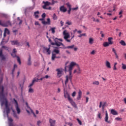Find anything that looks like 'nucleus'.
Returning a JSON list of instances; mask_svg holds the SVG:
<instances>
[{"label":"nucleus","mask_w":126,"mask_h":126,"mask_svg":"<svg viewBox=\"0 0 126 126\" xmlns=\"http://www.w3.org/2000/svg\"><path fill=\"white\" fill-rule=\"evenodd\" d=\"M2 80V78L0 79V98L2 97V98H1V106L2 107V106L5 104L6 109L7 117H8V114L10 113V109H9V106H8V101L7 99L4 97V94L3 93L4 88L3 86L0 87Z\"/></svg>","instance_id":"1"},{"label":"nucleus","mask_w":126,"mask_h":126,"mask_svg":"<svg viewBox=\"0 0 126 126\" xmlns=\"http://www.w3.org/2000/svg\"><path fill=\"white\" fill-rule=\"evenodd\" d=\"M68 63V62H66L65 64V71L66 72L67 71V70H66V67H68V71H69V76L68 77V79L70 80L71 84L72 85V76H71L72 72V69H73V67H74V65L76 64V63L74 62H72L70 63V65L69 66H66V65Z\"/></svg>","instance_id":"2"},{"label":"nucleus","mask_w":126,"mask_h":126,"mask_svg":"<svg viewBox=\"0 0 126 126\" xmlns=\"http://www.w3.org/2000/svg\"><path fill=\"white\" fill-rule=\"evenodd\" d=\"M42 3H44V5L42 6V8H43V9H46L47 10H51L52 9V7L49 6V5H54V4H55V3H58V1H54V0H52V3H51V2L47 1H43L42 2Z\"/></svg>","instance_id":"3"},{"label":"nucleus","mask_w":126,"mask_h":126,"mask_svg":"<svg viewBox=\"0 0 126 126\" xmlns=\"http://www.w3.org/2000/svg\"><path fill=\"white\" fill-rule=\"evenodd\" d=\"M54 41L55 42H53L52 41V40H51V39H49V42H50V43L51 44V45H52V46H57V47H61V46H62V45H63V43L62 42H60L58 41V38H55L54 39Z\"/></svg>","instance_id":"4"},{"label":"nucleus","mask_w":126,"mask_h":126,"mask_svg":"<svg viewBox=\"0 0 126 126\" xmlns=\"http://www.w3.org/2000/svg\"><path fill=\"white\" fill-rule=\"evenodd\" d=\"M63 35L64 36L63 38L66 41V42H68V43H70L72 39L71 38V39H68V38L70 37V36L69 35V33H68V32H66V31H64L63 32Z\"/></svg>","instance_id":"5"},{"label":"nucleus","mask_w":126,"mask_h":126,"mask_svg":"<svg viewBox=\"0 0 126 126\" xmlns=\"http://www.w3.org/2000/svg\"><path fill=\"white\" fill-rule=\"evenodd\" d=\"M13 101H14V104L15 105V108L17 111L18 115H20V113H21V110H20V108L19 107V105H18V102L17 100L15 99V98H13Z\"/></svg>","instance_id":"6"},{"label":"nucleus","mask_w":126,"mask_h":126,"mask_svg":"<svg viewBox=\"0 0 126 126\" xmlns=\"http://www.w3.org/2000/svg\"><path fill=\"white\" fill-rule=\"evenodd\" d=\"M0 25L3 27H8V26H12L11 22H10L9 20L3 23L1 20H0Z\"/></svg>","instance_id":"7"},{"label":"nucleus","mask_w":126,"mask_h":126,"mask_svg":"<svg viewBox=\"0 0 126 126\" xmlns=\"http://www.w3.org/2000/svg\"><path fill=\"white\" fill-rule=\"evenodd\" d=\"M39 20L42 21V23L44 25H51V19L50 18L47 19V22L44 21V18L39 19Z\"/></svg>","instance_id":"8"},{"label":"nucleus","mask_w":126,"mask_h":126,"mask_svg":"<svg viewBox=\"0 0 126 126\" xmlns=\"http://www.w3.org/2000/svg\"><path fill=\"white\" fill-rule=\"evenodd\" d=\"M43 52L44 54H46L47 55H51V47H43Z\"/></svg>","instance_id":"9"},{"label":"nucleus","mask_w":126,"mask_h":126,"mask_svg":"<svg viewBox=\"0 0 126 126\" xmlns=\"http://www.w3.org/2000/svg\"><path fill=\"white\" fill-rule=\"evenodd\" d=\"M75 65L77 66V70L75 69L74 70L73 73H76V72L78 74L81 73V69H80V67H79V65H78V64L76 63V64L74 65V66H75Z\"/></svg>","instance_id":"10"},{"label":"nucleus","mask_w":126,"mask_h":126,"mask_svg":"<svg viewBox=\"0 0 126 126\" xmlns=\"http://www.w3.org/2000/svg\"><path fill=\"white\" fill-rule=\"evenodd\" d=\"M82 97V92L81 90H79V92H78V96L76 98L77 101H79V100L81 99Z\"/></svg>","instance_id":"11"},{"label":"nucleus","mask_w":126,"mask_h":126,"mask_svg":"<svg viewBox=\"0 0 126 126\" xmlns=\"http://www.w3.org/2000/svg\"><path fill=\"white\" fill-rule=\"evenodd\" d=\"M63 47H60V49H73L74 48V45L65 47L64 44L61 45Z\"/></svg>","instance_id":"12"},{"label":"nucleus","mask_w":126,"mask_h":126,"mask_svg":"<svg viewBox=\"0 0 126 126\" xmlns=\"http://www.w3.org/2000/svg\"><path fill=\"white\" fill-rule=\"evenodd\" d=\"M104 120L106 123L111 124V121H108L109 120V116L108 115V112L107 111H105V117L104 118Z\"/></svg>","instance_id":"13"},{"label":"nucleus","mask_w":126,"mask_h":126,"mask_svg":"<svg viewBox=\"0 0 126 126\" xmlns=\"http://www.w3.org/2000/svg\"><path fill=\"white\" fill-rule=\"evenodd\" d=\"M69 103H70L71 105L74 107V108H77V106L76 105V103L72 100V98H71L69 100Z\"/></svg>","instance_id":"14"},{"label":"nucleus","mask_w":126,"mask_h":126,"mask_svg":"<svg viewBox=\"0 0 126 126\" xmlns=\"http://www.w3.org/2000/svg\"><path fill=\"white\" fill-rule=\"evenodd\" d=\"M64 98H67L68 101L71 99L70 95H69V94L66 91H64Z\"/></svg>","instance_id":"15"},{"label":"nucleus","mask_w":126,"mask_h":126,"mask_svg":"<svg viewBox=\"0 0 126 126\" xmlns=\"http://www.w3.org/2000/svg\"><path fill=\"white\" fill-rule=\"evenodd\" d=\"M49 123L50 124V126H55L56 125V120H53V119H49Z\"/></svg>","instance_id":"16"},{"label":"nucleus","mask_w":126,"mask_h":126,"mask_svg":"<svg viewBox=\"0 0 126 126\" xmlns=\"http://www.w3.org/2000/svg\"><path fill=\"white\" fill-rule=\"evenodd\" d=\"M12 45H16L17 46H20V43L18 42V40H13L11 41Z\"/></svg>","instance_id":"17"},{"label":"nucleus","mask_w":126,"mask_h":126,"mask_svg":"<svg viewBox=\"0 0 126 126\" xmlns=\"http://www.w3.org/2000/svg\"><path fill=\"white\" fill-rule=\"evenodd\" d=\"M60 10L61 12H66L67 9L64 7V6H61L60 8Z\"/></svg>","instance_id":"18"},{"label":"nucleus","mask_w":126,"mask_h":126,"mask_svg":"<svg viewBox=\"0 0 126 126\" xmlns=\"http://www.w3.org/2000/svg\"><path fill=\"white\" fill-rule=\"evenodd\" d=\"M16 49L15 48H14L13 49V52L11 53V56L13 57V58H17V56H16Z\"/></svg>","instance_id":"19"},{"label":"nucleus","mask_w":126,"mask_h":126,"mask_svg":"<svg viewBox=\"0 0 126 126\" xmlns=\"http://www.w3.org/2000/svg\"><path fill=\"white\" fill-rule=\"evenodd\" d=\"M0 58H1V60L2 61L5 60V57H4V56H3V55H2V49H0Z\"/></svg>","instance_id":"20"},{"label":"nucleus","mask_w":126,"mask_h":126,"mask_svg":"<svg viewBox=\"0 0 126 126\" xmlns=\"http://www.w3.org/2000/svg\"><path fill=\"white\" fill-rule=\"evenodd\" d=\"M56 71H57V74L59 75V77L62 76V73H63V71L60 70V69H57Z\"/></svg>","instance_id":"21"},{"label":"nucleus","mask_w":126,"mask_h":126,"mask_svg":"<svg viewBox=\"0 0 126 126\" xmlns=\"http://www.w3.org/2000/svg\"><path fill=\"white\" fill-rule=\"evenodd\" d=\"M111 113L114 116H117V115H118V112L114 109H111Z\"/></svg>","instance_id":"22"},{"label":"nucleus","mask_w":126,"mask_h":126,"mask_svg":"<svg viewBox=\"0 0 126 126\" xmlns=\"http://www.w3.org/2000/svg\"><path fill=\"white\" fill-rule=\"evenodd\" d=\"M39 14H40V12L39 11H37L34 12V15L35 18H39Z\"/></svg>","instance_id":"23"},{"label":"nucleus","mask_w":126,"mask_h":126,"mask_svg":"<svg viewBox=\"0 0 126 126\" xmlns=\"http://www.w3.org/2000/svg\"><path fill=\"white\" fill-rule=\"evenodd\" d=\"M113 40V37H108V41L110 45H113V42L112 41Z\"/></svg>","instance_id":"24"},{"label":"nucleus","mask_w":126,"mask_h":126,"mask_svg":"<svg viewBox=\"0 0 126 126\" xmlns=\"http://www.w3.org/2000/svg\"><path fill=\"white\" fill-rule=\"evenodd\" d=\"M89 43L90 45H92L94 43V38L90 37L89 39Z\"/></svg>","instance_id":"25"},{"label":"nucleus","mask_w":126,"mask_h":126,"mask_svg":"<svg viewBox=\"0 0 126 126\" xmlns=\"http://www.w3.org/2000/svg\"><path fill=\"white\" fill-rule=\"evenodd\" d=\"M31 64H32V63L31 62V56L30 55L28 61V65H31Z\"/></svg>","instance_id":"26"},{"label":"nucleus","mask_w":126,"mask_h":126,"mask_svg":"<svg viewBox=\"0 0 126 126\" xmlns=\"http://www.w3.org/2000/svg\"><path fill=\"white\" fill-rule=\"evenodd\" d=\"M106 66L108 68H111V63L108 61L106 62Z\"/></svg>","instance_id":"27"},{"label":"nucleus","mask_w":126,"mask_h":126,"mask_svg":"<svg viewBox=\"0 0 126 126\" xmlns=\"http://www.w3.org/2000/svg\"><path fill=\"white\" fill-rule=\"evenodd\" d=\"M49 31H52V34H55L56 33V28H51Z\"/></svg>","instance_id":"28"},{"label":"nucleus","mask_w":126,"mask_h":126,"mask_svg":"<svg viewBox=\"0 0 126 126\" xmlns=\"http://www.w3.org/2000/svg\"><path fill=\"white\" fill-rule=\"evenodd\" d=\"M120 44H121V45H122V46H126V42H125V41L122 40L120 42Z\"/></svg>","instance_id":"29"},{"label":"nucleus","mask_w":126,"mask_h":126,"mask_svg":"<svg viewBox=\"0 0 126 126\" xmlns=\"http://www.w3.org/2000/svg\"><path fill=\"white\" fill-rule=\"evenodd\" d=\"M13 112H14V113H13V117L14 118H15L16 119H19V117H18V116H17V114L15 113H14V110H13Z\"/></svg>","instance_id":"30"},{"label":"nucleus","mask_w":126,"mask_h":126,"mask_svg":"<svg viewBox=\"0 0 126 126\" xmlns=\"http://www.w3.org/2000/svg\"><path fill=\"white\" fill-rule=\"evenodd\" d=\"M103 47H109L110 44H109L108 42H105L103 43Z\"/></svg>","instance_id":"31"},{"label":"nucleus","mask_w":126,"mask_h":126,"mask_svg":"<svg viewBox=\"0 0 126 126\" xmlns=\"http://www.w3.org/2000/svg\"><path fill=\"white\" fill-rule=\"evenodd\" d=\"M4 33H7V34L8 35H9V34L10 33V32H9V30H8L7 29V28H5V30H4Z\"/></svg>","instance_id":"32"},{"label":"nucleus","mask_w":126,"mask_h":126,"mask_svg":"<svg viewBox=\"0 0 126 126\" xmlns=\"http://www.w3.org/2000/svg\"><path fill=\"white\" fill-rule=\"evenodd\" d=\"M93 84H94V85H99L100 83L98 81H95L94 82H93Z\"/></svg>","instance_id":"33"},{"label":"nucleus","mask_w":126,"mask_h":126,"mask_svg":"<svg viewBox=\"0 0 126 126\" xmlns=\"http://www.w3.org/2000/svg\"><path fill=\"white\" fill-rule=\"evenodd\" d=\"M16 67H17V65H16V64H15L14 65L13 69L12 71V74H13V72H14V71L15 70V68H16Z\"/></svg>","instance_id":"34"},{"label":"nucleus","mask_w":126,"mask_h":126,"mask_svg":"<svg viewBox=\"0 0 126 126\" xmlns=\"http://www.w3.org/2000/svg\"><path fill=\"white\" fill-rule=\"evenodd\" d=\"M56 56L55 54H52V61H55V59H56Z\"/></svg>","instance_id":"35"},{"label":"nucleus","mask_w":126,"mask_h":126,"mask_svg":"<svg viewBox=\"0 0 126 126\" xmlns=\"http://www.w3.org/2000/svg\"><path fill=\"white\" fill-rule=\"evenodd\" d=\"M38 81H39V79L38 78H34L33 80H32V82L33 83H35V82H38Z\"/></svg>","instance_id":"36"},{"label":"nucleus","mask_w":126,"mask_h":126,"mask_svg":"<svg viewBox=\"0 0 126 126\" xmlns=\"http://www.w3.org/2000/svg\"><path fill=\"white\" fill-rule=\"evenodd\" d=\"M53 18L54 20H57L58 19V17L55 13L53 14Z\"/></svg>","instance_id":"37"},{"label":"nucleus","mask_w":126,"mask_h":126,"mask_svg":"<svg viewBox=\"0 0 126 126\" xmlns=\"http://www.w3.org/2000/svg\"><path fill=\"white\" fill-rule=\"evenodd\" d=\"M17 62L19 63V64H21V61L20 60V58L19 57L17 56Z\"/></svg>","instance_id":"38"},{"label":"nucleus","mask_w":126,"mask_h":126,"mask_svg":"<svg viewBox=\"0 0 126 126\" xmlns=\"http://www.w3.org/2000/svg\"><path fill=\"white\" fill-rule=\"evenodd\" d=\"M53 52L54 53H56V54H60V50L58 49H54L53 50Z\"/></svg>","instance_id":"39"},{"label":"nucleus","mask_w":126,"mask_h":126,"mask_svg":"<svg viewBox=\"0 0 126 126\" xmlns=\"http://www.w3.org/2000/svg\"><path fill=\"white\" fill-rule=\"evenodd\" d=\"M68 82V76H66V80L65 81V85H66Z\"/></svg>","instance_id":"40"},{"label":"nucleus","mask_w":126,"mask_h":126,"mask_svg":"<svg viewBox=\"0 0 126 126\" xmlns=\"http://www.w3.org/2000/svg\"><path fill=\"white\" fill-rule=\"evenodd\" d=\"M29 93H33L34 92V90L32 88H30L29 90Z\"/></svg>","instance_id":"41"},{"label":"nucleus","mask_w":126,"mask_h":126,"mask_svg":"<svg viewBox=\"0 0 126 126\" xmlns=\"http://www.w3.org/2000/svg\"><path fill=\"white\" fill-rule=\"evenodd\" d=\"M101 113L100 112H98V114H97V117L99 118V119H102V116H101Z\"/></svg>","instance_id":"42"},{"label":"nucleus","mask_w":126,"mask_h":126,"mask_svg":"<svg viewBox=\"0 0 126 126\" xmlns=\"http://www.w3.org/2000/svg\"><path fill=\"white\" fill-rule=\"evenodd\" d=\"M77 31V29H75V30L73 31L74 34L72 36V37L71 38V39H73V37H74V34H75V32H76Z\"/></svg>","instance_id":"43"},{"label":"nucleus","mask_w":126,"mask_h":126,"mask_svg":"<svg viewBox=\"0 0 126 126\" xmlns=\"http://www.w3.org/2000/svg\"><path fill=\"white\" fill-rule=\"evenodd\" d=\"M77 121L78 124H80V126H81L82 125V122H81V121H80L79 120V119H78V118L77 119Z\"/></svg>","instance_id":"44"},{"label":"nucleus","mask_w":126,"mask_h":126,"mask_svg":"<svg viewBox=\"0 0 126 126\" xmlns=\"http://www.w3.org/2000/svg\"><path fill=\"white\" fill-rule=\"evenodd\" d=\"M122 68L123 69H126V65L124 64V63H122Z\"/></svg>","instance_id":"45"},{"label":"nucleus","mask_w":126,"mask_h":126,"mask_svg":"<svg viewBox=\"0 0 126 126\" xmlns=\"http://www.w3.org/2000/svg\"><path fill=\"white\" fill-rule=\"evenodd\" d=\"M8 121H9V122H10V123H12V122H13V120L12 119V118L8 117Z\"/></svg>","instance_id":"46"},{"label":"nucleus","mask_w":126,"mask_h":126,"mask_svg":"<svg viewBox=\"0 0 126 126\" xmlns=\"http://www.w3.org/2000/svg\"><path fill=\"white\" fill-rule=\"evenodd\" d=\"M66 5H67V7L69 8V9H71V5H70V4H69V3H66Z\"/></svg>","instance_id":"47"},{"label":"nucleus","mask_w":126,"mask_h":126,"mask_svg":"<svg viewBox=\"0 0 126 126\" xmlns=\"http://www.w3.org/2000/svg\"><path fill=\"white\" fill-rule=\"evenodd\" d=\"M76 95V92H73L72 94V97H75V95Z\"/></svg>","instance_id":"48"},{"label":"nucleus","mask_w":126,"mask_h":126,"mask_svg":"<svg viewBox=\"0 0 126 126\" xmlns=\"http://www.w3.org/2000/svg\"><path fill=\"white\" fill-rule=\"evenodd\" d=\"M115 120H116V121H120L121 122V121H122V118L117 117V118H115Z\"/></svg>","instance_id":"49"},{"label":"nucleus","mask_w":126,"mask_h":126,"mask_svg":"<svg viewBox=\"0 0 126 126\" xmlns=\"http://www.w3.org/2000/svg\"><path fill=\"white\" fill-rule=\"evenodd\" d=\"M42 122H41V121H38L37 122V125L38 126H40V124Z\"/></svg>","instance_id":"50"},{"label":"nucleus","mask_w":126,"mask_h":126,"mask_svg":"<svg viewBox=\"0 0 126 126\" xmlns=\"http://www.w3.org/2000/svg\"><path fill=\"white\" fill-rule=\"evenodd\" d=\"M32 85H34V83L32 82V83L29 86V88H31Z\"/></svg>","instance_id":"51"},{"label":"nucleus","mask_w":126,"mask_h":126,"mask_svg":"<svg viewBox=\"0 0 126 126\" xmlns=\"http://www.w3.org/2000/svg\"><path fill=\"white\" fill-rule=\"evenodd\" d=\"M34 25H38L40 26V24H39V22L35 21L34 23Z\"/></svg>","instance_id":"52"},{"label":"nucleus","mask_w":126,"mask_h":126,"mask_svg":"<svg viewBox=\"0 0 126 126\" xmlns=\"http://www.w3.org/2000/svg\"><path fill=\"white\" fill-rule=\"evenodd\" d=\"M41 16L42 18H45V17H46V13H43Z\"/></svg>","instance_id":"53"},{"label":"nucleus","mask_w":126,"mask_h":126,"mask_svg":"<svg viewBox=\"0 0 126 126\" xmlns=\"http://www.w3.org/2000/svg\"><path fill=\"white\" fill-rule=\"evenodd\" d=\"M112 51L114 53L115 55L117 54V51H116V49H115V48H112Z\"/></svg>","instance_id":"54"},{"label":"nucleus","mask_w":126,"mask_h":126,"mask_svg":"<svg viewBox=\"0 0 126 126\" xmlns=\"http://www.w3.org/2000/svg\"><path fill=\"white\" fill-rule=\"evenodd\" d=\"M89 97H87L86 98V103H88V101H89Z\"/></svg>","instance_id":"55"},{"label":"nucleus","mask_w":126,"mask_h":126,"mask_svg":"<svg viewBox=\"0 0 126 126\" xmlns=\"http://www.w3.org/2000/svg\"><path fill=\"white\" fill-rule=\"evenodd\" d=\"M2 48H3V49H5V50H8V48L6 47L5 46H3Z\"/></svg>","instance_id":"56"},{"label":"nucleus","mask_w":126,"mask_h":126,"mask_svg":"<svg viewBox=\"0 0 126 126\" xmlns=\"http://www.w3.org/2000/svg\"><path fill=\"white\" fill-rule=\"evenodd\" d=\"M26 105L28 109H30V107H29V105H28V103L27 102H26Z\"/></svg>","instance_id":"57"},{"label":"nucleus","mask_w":126,"mask_h":126,"mask_svg":"<svg viewBox=\"0 0 126 126\" xmlns=\"http://www.w3.org/2000/svg\"><path fill=\"white\" fill-rule=\"evenodd\" d=\"M95 54V50H93L91 52V55H94Z\"/></svg>","instance_id":"58"},{"label":"nucleus","mask_w":126,"mask_h":126,"mask_svg":"<svg viewBox=\"0 0 126 126\" xmlns=\"http://www.w3.org/2000/svg\"><path fill=\"white\" fill-rule=\"evenodd\" d=\"M49 77H50V76H49V75H46L45 77H43V78H46V79H48Z\"/></svg>","instance_id":"59"},{"label":"nucleus","mask_w":126,"mask_h":126,"mask_svg":"<svg viewBox=\"0 0 126 126\" xmlns=\"http://www.w3.org/2000/svg\"><path fill=\"white\" fill-rule=\"evenodd\" d=\"M66 24H67L68 25H71V22H67L66 23Z\"/></svg>","instance_id":"60"},{"label":"nucleus","mask_w":126,"mask_h":126,"mask_svg":"<svg viewBox=\"0 0 126 126\" xmlns=\"http://www.w3.org/2000/svg\"><path fill=\"white\" fill-rule=\"evenodd\" d=\"M9 126H13V124L12 122L9 123Z\"/></svg>","instance_id":"61"},{"label":"nucleus","mask_w":126,"mask_h":126,"mask_svg":"<svg viewBox=\"0 0 126 126\" xmlns=\"http://www.w3.org/2000/svg\"><path fill=\"white\" fill-rule=\"evenodd\" d=\"M60 23L61 26H63V21H61Z\"/></svg>","instance_id":"62"},{"label":"nucleus","mask_w":126,"mask_h":126,"mask_svg":"<svg viewBox=\"0 0 126 126\" xmlns=\"http://www.w3.org/2000/svg\"><path fill=\"white\" fill-rule=\"evenodd\" d=\"M66 53L68 54V55H70V52L68 50H66Z\"/></svg>","instance_id":"63"},{"label":"nucleus","mask_w":126,"mask_h":126,"mask_svg":"<svg viewBox=\"0 0 126 126\" xmlns=\"http://www.w3.org/2000/svg\"><path fill=\"white\" fill-rule=\"evenodd\" d=\"M67 125L69 126H72V123H68L67 124Z\"/></svg>","instance_id":"64"}]
</instances>
